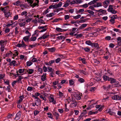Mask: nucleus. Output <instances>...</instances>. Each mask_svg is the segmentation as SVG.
<instances>
[{"label": "nucleus", "instance_id": "nucleus-36", "mask_svg": "<svg viewBox=\"0 0 121 121\" xmlns=\"http://www.w3.org/2000/svg\"><path fill=\"white\" fill-rule=\"evenodd\" d=\"M54 115L56 117V120H57L59 118V114L58 113L56 112H55L54 113Z\"/></svg>", "mask_w": 121, "mask_h": 121}, {"label": "nucleus", "instance_id": "nucleus-28", "mask_svg": "<svg viewBox=\"0 0 121 121\" xmlns=\"http://www.w3.org/2000/svg\"><path fill=\"white\" fill-rule=\"evenodd\" d=\"M54 15V13H51L49 14H47L46 16L47 17H51Z\"/></svg>", "mask_w": 121, "mask_h": 121}, {"label": "nucleus", "instance_id": "nucleus-43", "mask_svg": "<svg viewBox=\"0 0 121 121\" xmlns=\"http://www.w3.org/2000/svg\"><path fill=\"white\" fill-rule=\"evenodd\" d=\"M114 83V85L115 86L117 87L119 86V85L118 81H116Z\"/></svg>", "mask_w": 121, "mask_h": 121}, {"label": "nucleus", "instance_id": "nucleus-59", "mask_svg": "<svg viewBox=\"0 0 121 121\" xmlns=\"http://www.w3.org/2000/svg\"><path fill=\"white\" fill-rule=\"evenodd\" d=\"M117 16L116 15H114L110 17L111 18H112L115 20V19L117 18Z\"/></svg>", "mask_w": 121, "mask_h": 121}, {"label": "nucleus", "instance_id": "nucleus-38", "mask_svg": "<svg viewBox=\"0 0 121 121\" xmlns=\"http://www.w3.org/2000/svg\"><path fill=\"white\" fill-rule=\"evenodd\" d=\"M4 82L6 84L8 85L9 86V80L8 79L4 80Z\"/></svg>", "mask_w": 121, "mask_h": 121}, {"label": "nucleus", "instance_id": "nucleus-32", "mask_svg": "<svg viewBox=\"0 0 121 121\" xmlns=\"http://www.w3.org/2000/svg\"><path fill=\"white\" fill-rule=\"evenodd\" d=\"M73 19H77L81 17V15L78 14L76 16H73Z\"/></svg>", "mask_w": 121, "mask_h": 121}, {"label": "nucleus", "instance_id": "nucleus-39", "mask_svg": "<svg viewBox=\"0 0 121 121\" xmlns=\"http://www.w3.org/2000/svg\"><path fill=\"white\" fill-rule=\"evenodd\" d=\"M37 39L36 37H32L30 39V41H34Z\"/></svg>", "mask_w": 121, "mask_h": 121}, {"label": "nucleus", "instance_id": "nucleus-49", "mask_svg": "<svg viewBox=\"0 0 121 121\" xmlns=\"http://www.w3.org/2000/svg\"><path fill=\"white\" fill-rule=\"evenodd\" d=\"M97 7H98L102 6V4L101 2H98L96 4Z\"/></svg>", "mask_w": 121, "mask_h": 121}, {"label": "nucleus", "instance_id": "nucleus-40", "mask_svg": "<svg viewBox=\"0 0 121 121\" xmlns=\"http://www.w3.org/2000/svg\"><path fill=\"white\" fill-rule=\"evenodd\" d=\"M48 70L47 71L49 72H51L54 71V69H52V68L49 66L48 67Z\"/></svg>", "mask_w": 121, "mask_h": 121}, {"label": "nucleus", "instance_id": "nucleus-18", "mask_svg": "<svg viewBox=\"0 0 121 121\" xmlns=\"http://www.w3.org/2000/svg\"><path fill=\"white\" fill-rule=\"evenodd\" d=\"M47 50L49 52H53L56 50V48L55 47H53L51 48H48Z\"/></svg>", "mask_w": 121, "mask_h": 121}, {"label": "nucleus", "instance_id": "nucleus-51", "mask_svg": "<svg viewBox=\"0 0 121 121\" xmlns=\"http://www.w3.org/2000/svg\"><path fill=\"white\" fill-rule=\"evenodd\" d=\"M87 12L92 15H93L94 14V12L90 10H87Z\"/></svg>", "mask_w": 121, "mask_h": 121}, {"label": "nucleus", "instance_id": "nucleus-56", "mask_svg": "<svg viewBox=\"0 0 121 121\" xmlns=\"http://www.w3.org/2000/svg\"><path fill=\"white\" fill-rule=\"evenodd\" d=\"M49 10L48 9L47 10H45L43 13V15L46 14L49 12Z\"/></svg>", "mask_w": 121, "mask_h": 121}, {"label": "nucleus", "instance_id": "nucleus-12", "mask_svg": "<svg viewBox=\"0 0 121 121\" xmlns=\"http://www.w3.org/2000/svg\"><path fill=\"white\" fill-rule=\"evenodd\" d=\"M92 47H94L95 48H99V44L97 43H93L91 45Z\"/></svg>", "mask_w": 121, "mask_h": 121}, {"label": "nucleus", "instance_id": "nucleus-50", "mask_svg": "<svg viewBox=\"0 0 121 121\" xmlns=\"http://www.w3.org/2000/svg\"><path fill=\"white\" fill-rule=\"evenodd\" d=\"M25 33L27 35H28L27 36H31V34L30 33L29 31L28 30L26 31Z\"/></svg>", "mask_w": 121, "mask_h": 121}, {"label": "nucleus", "instance_id": "nucleus-20", "mask_svg": "<svg viewBox=\"0 0 121 121\" xmlns=\"http://www.w3.org/2000/svg\"><path fill=\"white\" fill-rule=\"evenodd\" d=\"M24 98V96H20L19 97V99L17 103L20 104L22 102L23 100V99Z\"/></svg>", "mask_w": 121, "mask_h": 121}, {"label": "nucleus", "instance_id": "nucleus-15", "mask_svg": "<svg viewBox=\"0 0 121 121\" xmlns=\"http://www.w3.org/2000/svg\"><path fill=\"white\" fill-rule=\"evenodd\" d=\"M10 10L9 11H8L7 12H6L5 13H4V16L5 17L8 18L10 16L11 13L10 12Z\"/></svg>", "mask_w": 121, "mask_h": 121}, {"label": "nucleus", "instance_id": "nucleus-17", "mask_svg": "<svg viewBox=\"0 0 121 121\" xmlns=\"http://www.w3.org/2000/svg\"><path fill=\"white\" fill-rule=\"evenodd\" d=\"M30 37V36H26L24 37H23V39L25 42H28L29 41H30V40H29Z\"/></svg>", "mask_w": 121, "mask_h": 121}, {"label": "nucleus", "instance_id": "nucleus-62", "mask_svg": "<svg viewBox=\"0 0 121 121\" xmlns=\"http://www.w3.org/2000/svg\"><path fill=\"white\" fill-rule=\"evenodd\" d=\"M82 36V34H78L77 36L76 37V38L77 39H79Z\"/></svg>", "mask_w": 121, "mask_h": 121}, {"label": "nucleus", "instance_id": "nucleus-37", "mask_svg": "<svg viewBox=\"0 0 121 121\" xmlns=\"http://www.w3.org/2000/svg\"><path fill=\"white\" fill-rule=\"evenodd\" d=\"M78 81L81 83H83L84 82V80L81 78H79L78 79Z\"/></svg>", "mask_w": 121, "mask_h": 121}, {"label": "nucleus", "instance_id": "nucleus-8", "mask_svg": "<svg viewBox=\"0 0 121 121\" xmlns=\"http://www.w3.org/2000/svg\"><path fill=\"white\" fill-rule=\"evenodd\" d=\"M97 11L99 12L98 14L99 15L105 14L106 11V10H103L102 9H100L98 10H97Z\"/></svg>", "mask_w": 121, "mask_h": 121}, {"label": "nucleus", "instance_id": "nucleus-13", "mask_svg": "<svg viewBox=\"0 0 121 121\" xmlns=\"http://www.w3.org/2000/svg\"><path fill=\"white\" fill-rule=\"evenodd\" d=\"M47 73H43V75L41 76V80L43 81H44L46 79Z\"/></svg>", "mask_w": 121, "mask_h": 121}, {"label": "nucleus", "instance_id": "nucleus-60", "mask_svg": "<svg viewBox=\"0 0 121 121\" xmlns=\"http://www.w3.org/2000/svg\"><path fill=\"white\" fill-rule=\"evenodd\" d=\"M39 112L37 110H35L34 112V116H36L39 113Z\"/></svg>", "mask_w": 121, "mask_h": 121}, {"label": "nucleus", "instance_id": "nucleus-54", "mask_svg": "<svg viewBox=\"0 0 121 121\" xmlns=\"http://www.w3.org/2000/svg\"><path fill=\"white\" fill-rule=\"evenodd\" d=\"M12 53L10 51L9 52L6 54V56H11L12 55Z\"/></svg>", "mask_w": 121, "mask_h": 121}, {"label": "nucleus", "instance_id": "nucleus-48", "mask_svg": "<svg viewBox=\"0 0 121 121\" xmlns=\"http://www.w3.org/2000/svg\"><path fill=\"white\" fill-rule=\"evenodd\" d=\"M95 3V1H94V0H93L92 1H91L88 4V5H91V4H93Z\"/></svg>", "mask_w": 121, "mask_h": 121}, {"label": "nucleus", "instance_id": "nucleus-53", "mask_svg": "<svg viewBox=\"0 0 121 121\" xmlns=\"http://www.w3.org/2000/svg\"><path fill=\"white\" fill-rule=\"evenodd\" d=\"M62 3L61 2H60L58 4H56L57 5V8L61 7L62 6Z\"/></svg>", "mask_w": 121, "mask_h": 121}, {"label": "nucleus", "instance_id": "nucleus-41", "mask_svg": "<svg viewBox=\"0 0 121 121\" xmlns=\"http://www.w3.org/2000/svg\"><path fill=\"white\" fill-rule=\"evenodd\" d=\"M27 14V12L26 11H24L21 14V15L22 16L24 15L26 16H27L26 15Z\"/></svg>", "mask_w": 121, "mask_h": 121}, {"label": "nucleus", "instance_id": "nucleus-14", "mask_svg": "<svg viewBox=\"0 0 121 121\" xmlns=\"http://www.w3.org/2000/svg\"><path fill=\"white\" fill-rule=\"evenodd\" d=\"M34 69H30L28 70L26 69L25 70V73L27 72L29 74H31L34 72Z\"/></svg>", "mask_w": 121, "mask_h": 121}, {"label": "nucleus", "instance_id": "nucleus-63", "mask_svg": "<svg viewBox=\"0 0 121 121\" xmlns=\"http://www.w3.org/2000/svg\"><path fill=\"white\" fill-rule=\"evenodd\" d=\"M5 76V75L4 74H0V78L1 79L4 78Z\"/></svg>", "mask_w": 121, "mask_h": 121}, {"label": "nucleus", "instance_id": "nucleus-24", "mask_svg": "<svg viewBox=\"0 0 121 121\" xmlns=\"http://www.w3.org/2000/svg\"><path fill=\"white\" fill-rule=\"evenodd\" d=\"M109 81H110V83H113L115 82L116 80L112 78H110L109 79Z\"/></svg>", "mask_w": 121, "mask_h": 121}, {"label": "nucleus", "instance_id": "nucleus-7", "mask_svg": "<svg viewBox=\"0 0 121 121\" xmlns=\"http://www.w3.org/2000/svg\"><path fill=\"white\" fill-rule=\"evenodd\" d=\"M9 8V7L8 6H6L4 8L1 7L0 8V10L4 13H5L7 12V9Z\"/></svg>", "mask_w": 121, "mask_h": 121}, {"label": "nucleus", "instance_id": "nucleus-3", "mask_svg": "<svg viewBox=\"0 0 121 121\" xmlns=\"http://www.w3.org/2000/svg\"><path fill=\"white\" fill-rule=\"evenodd\" d=\"M35 98L36 99H37L35 101V105L37 106L40 105L41 103L40 100L37 97H36Z\"/></svg>", "mask_w": 121, "mask_h": 121}, {"label": "nucleus", "instance_id": "nucleus-4", "mask_svg": "<svg viewBox=\"0 0 121 121\" xmlns=\"http://www.w3.org/2000/svg\"><path fill=\"white\" fill-rule=\"evenodd\" d=\"M112 99L114 100L121 99V97H120L118 95H115L112 97Z\"/></svg>", "mask_w": 121, "mask_h": 121}, {"label": "nucleus", "instance_id": "nucleus-6", "mask_svg": "<svg viewBox=\"0 0 121 121\" xmlns=\"http://www.w3.org/2000/svg\"><path fill=\"white\" fill-rule=\"evenodd\" d=\"M21 112H18L17 114L15 119L16 120L20 119L21 117Z\"/></svg>", "mask_w": 121, "mask_h": 121}, {"label": "nucleus", "instance_id": "nucleus-46", "mask_svg": "<svg viewBox=\"0 0 121 121\" xmlns=\"http://www.w3.org/2000/svg\"><path fill=\"white\" fill-rule=\"evenodd\" d=\"M56 30L60 32H62L63 31V29H61V28H57L56 29Z\"/></svg>", "mask_w": 121, "mask_h": 121}, {"label": "nucleus", "instance_id": "nucleus-22", "mask_svg": "<svg viewBox=\"0 0 121 121\" xmlns=\"http://www.w3.org/2000/svg\"><path fill=\"white\" fill-rule=\"evenodd\" d=\"M57 5L55 4V5H51L49 7V9H56L57 8Z\"/></svg>", "mask_w": 121, "mask_h": 121}, {"label": "nucleus", "instance_id": "nucleus-33", "mask_svg": "<svg viewBox=\"0 0 121 121\" xmlns=\"http://www.w3.org/2000/svg\"><path fill=\"white\" fill-rule=\"evenodd\" d=\"M26 70V69H20L18 70V72L19 73H23Z\"/></svg>", "mask_w": 121, "mask_h": 121}, {"label": "nucleus", "instance_id": "nucleus-16", "mask_svg": "<svg viewBox=\"0 0 121 121\" xmlns=\"http://www.w3.org/2000/svg\"><path fill=\"white\" fill-rule=\"evenodd\" d=\"M117 44L119 46L121 45V38L120 37H119L117 39Z\"/></svg>", "mask_w": 121, "mask_h": 121}, {"label": "nucleus", "instance_id": "nucleus-57", "mask_svg": "<svg viewBox=\"0 0 121 121\" xmlns=\"http://www.w3.org/2000/svg\"><path fill=\"white\" fill-rule=\"evenodd\" d=\"M110 22L112 24H113L115 22V20L112 18H111V19L110 20Z\"/></svg>", "mask_w": 121, "mask_h": 121}, {"label": "nucleus", "instance_id": "nucleus-29", "mask_svg": "<svg viewBox=\"0 0 121 121\" xmlns=\"http://www.w3.org/2000/svg\"><path fill=\"white\" fill-rule=\"evenodd\" d=\"M103 78L104 80L105 81L108 80L109 81V78L108 76H107L106 75H104L103 77Z\"/></svg>", "mask_w": 121, "mask_h": 121}, {"label": "nucleus", "instance_id": "nucleus-42", "mask_svg": "<svg viewBox=\"0 0 121 121\" xmlns=\"http://www.w3.org/2000/svg\"><path fill=\"white\" fill-rule=\"evenodd\" d=\"M70 16L69 15H64V18L65 20H67L70 18Z\"/></svg>", "mask_w": 121, "mask_h": 121}, {"label": "nucleus", "instance_id": "nucleus-1", "mask_svg": "<svg viewBox=\"0 0 121 121\" xmlns=\"http://www.w3.org/2000/svg\"><path fill=\"white\" fill-rule=\"evenodd\" d=\"M113 5H109L108 8V11L112 14H115L117 13V11L113 9Z\"/></svg>", "mask_w": 121, "mask_h": 121}, {"label": "nucleus", "instance_id": "nucleus-58", "mask_svg": "<svg viewBox=\"0 0 121 121\" xmlns=\"http://www.w3.org/2000/svg\"><path fill=\"white\" fill-rule=\"evenodd\" d=\"M59 95L60 97H62L64 96V94L61 92L59 91Z\"/></svg>", "mask_w": 121, "mask_h": 121}, {"label": "nucleus", "instance_id": "nucleus-55", "mask_svg": "<svg viewBox=\"0 0 121 121\" xmlns=\"http://www.w3.org/2000/svg\"><path fill=\"white\" fill-rule=\"evenodd\" d=\"M66 100L69 104L71 102V97H68Z\"/></svg>", "mask_w": 121, "mask_h": 121}, {"label": "nucleus", "instance_id": "nucleus-2", "mask_svg": "<svg viewBox=\"0 0 121 121\" xmlns=\"http://www.w3.org/2000/svg\"><path fill=\"white\" fill-rule=\"evenodd\" d=\"M47 26V25H45L44 26H39L38 28L39 30H42L39 31V32H42L46 30L47 29L46 28Z\"/></svg>", "mask_w": 121, "mask_h": 121}, {"label": "nucleus", "instance_id": "nucleus-25", "mask_svg": "<svg viewBox=\"0 0 121 121\" xmlns=\"http://www.w3.org/2000/svg\"><path fill=\"white\" fill-rule=\"evenodd\" d=\"M85 43L88 45H91L92 43L90 40H87L86 41Z\"/></svg>", "mask_w": 121, "mask_h": 121}, {"label": "nucleus", "instance_id": "nucleus-47", "mask_svg": "<svg viewBox=\"0 0 121 121\" xmlns=\"http://www.w3.org/2000/svg\"><path fill=\"white\" fill-rule=\"evenodd\" d=\"M76 2V4H80L83 2V1L82 0H75Z\"/></svg>", "mask_w": 121, "mask_h": 121}, {"label": "nucleus", "instance_id": "nucleus-64", "mask_svg": "<svg viewBox=\"0 0 121 121\" xmlns=\"http://www.w3.org/2000/svg\"><path fill=\"white\" fill-rule=\"evenodd\" d=\"M111 37L109 36H107L105 38V39L108 40H110V39H111Z\"/></svg>", "mask_w": 121, "mask_h": 121}, {"label": "nucleus", "instance_id": "nucleus-27", "mask_svg": "<svg viewBox=\"0 0 121 121\" xmlns=\"http://www.w3.org/2000/svg\"><path fill=\"white\" fill-rule=\"evenodd\" d=\"M75 97H76V99H77L80 100L81 99V97L79 96V94H76L74 95Z\"/></svg>", "mask_w": 121, "mask_h": 121}, {"label": "nucleus", "instance_id": "nucleus-31", "mask_svg": "<svg viewBox=\"0 0 121 121\" xmlns=\"http://www.w3.org/2000/svg\"><path fill=\"white\" fill-rule=\"evenodd\" d=\"M32 62L30 61H28L26 63V65L27 66H29L31 65L32 64Z\"/></svg>", "mask_w": 121, "mask_h": 121}, {"label": "nucleus", "instance_id": "nucleus-34", "mask_svg": "<svg viewBox=\"0 0 121 121\" xmlns=\"http://www.w3.org/2000/svg\"><path fill=\"white\" fill-rule=\"evenodd\" d=\"M26 24V22H23L20 23H19V24L20 27H22L25 26Z\"/></svg>", "mask_w": 121, "mask_h": 121}, {"label": "nucleus", "instance_id": "nucleus-30", "mask_svg": "<svg viewBox=\"0 0 121 121\" xmlns=\"http://www.w3.org/2000/svg\"><path fill=\"white\" fill-rule=\"evenodd\" d=\"M97 111L92 112V111H90L88 113V115H91L93 114H95L97 113Z\"/></svg>", "mask_w": 121, "mask_h": 121}, {"label": "nucleus", "instance_id": "nucleus-35", "mask_svg": "<svg viewBox=\"0 0 121 121\" xmlns=\"http://www.w3.org/2000/svg\"><path fill=\"white\" fill-rule=\"evenodd\" d=\"M69 82L70 85L71 86L73 85L74 83V82L72 79L69 80Z\"/></svg>", "mask_w": 121, "mask_h": 121}, {"label": "nucleus", "instance_id": "nucleus-23", "mask_svg": "<svg viewBox=\"0 0 121 121\" xmlns=\"http://www.w3.org/2000/svg\"><path fill=\"white\" fill-rule=\"evenodd\" d=\"M21 2L20 0H18L17 1H16L15 2L13 3V4L15 5H16L17 6H19L21 4Z\"/></svg>", "mask_w": 121, "mask_h": 121}, {"label": "nucleus", "instance_id": "nucleus-44", "mask_svg": "<svg viewBox=\"0 0 121 121\" xmlns=\"http://www.w3.org/2000/svg\"><path fill=\"white\" fill-rule=\"evenodd\" d=\"M21 44L22 45V47L26 48L27 46V45L23 41H22L21 42Z\"/></svg>", "mask_w": 121, "mask_h": 121}, {"label": "nucleus", "instance_id": "nucleus-21", "mask_svg": "<svg viewBox=\"0 0 121 121\" xmlns=\"http://www.w3.org/2000/svg\"><path fill=\"white\" fill-rule=\"evenodd\" d=\"M16 61L13 60L10 63L9 65H13L14 66L16 65Z\"/></svg>", "mask_w": 121, "mask_h": 121}, {"label": "nucleus", "instance_id": "nucleus-10", "mask_svg": "<svg viewBox=\"0 0 121 121\" xmlns=\"http://www.w3.org/2000/svg\"><path fill=\"white\" fill-rule=\"evenodd\" d=\"M110 4L108 0H106L104 1L103 2L104 6L105 8L107 7L109 4Z\"/></svg>", "mask_w": 121, "mask_h": 121}, {"label": "nucleus", "instance_id": "nucleus-61", "mask_svg": "<svg viewBox=\"0 0 121 121\" xmlns=\"http://www.w3.org/2000/svg\"><path fill=\"white\" fill-rule=\"evenodd\" d=\"M47 114L48 115V117L52 118L53 117L51 113V112L48 113H47Z\"/></svg>", "mask_w": 121, "mask_h": 121}, {"label": "nucleus", "instance_id": "nucleus-11", "mask_svg": "<svg viewBox=\"0 0 121 121\" xmlns=\"http://www.w3.org/2000/svg\"><path fill=\"white\" fill-rule=\"evenodd\" d=\"M29 15L26 16L25 18V20H26V22L27 23L31 22L32 19V18H29Z\"/></svg>", "mask_w": 121, "mask_h": 121}, {"label": "nucleus", "instance_id": "nucleus-5", "mask_svg": "<svg viewBox=\"0 0 121 121\" xmlns=\"http://www.w3.org/2000/svg\"><path fill=\"white\" fill-rule=\"evenodd\" d=\"M49 36V35H46V34H44L42 36L38 38V39H40V40L42 39H44L48 38Z\"/></svg>", "mask_w": 121, "mask_h": 121}, {"label": "nucleus", "instance_id": "nucleus-52", "mask_svg": "<svg viewBox=\"0 0 121 121\" xmlns=\"http://www.w3.org/2000/svg\"><path fill=\"white\" fill-rule=\"evenodd\" d=\"M38 72L39 73V74L40 73H42L43 72V70L42 69L40 68H39L38 69Z\"/></svg>", "mask_w": 121, "mask_h": 121}, {"label": "nucleus", "instance_id": "nucleus-26", "mask_svg": "<svg viewBox=\"0 0 121 121\" xmlns=\"http://www.w3.org/2000/svg\"><path fill=\"white\" fill-rule=\"evenodd\" d=\"M50 72L51 73L49 74V76L52 78L54 77L55 75L54 71Z\"/></svg>", "mask_w": 121, "mask_h": 121}, {"label": "nucleus", "instance_id": "nucleus-19", "mask_svg": "<svg viewBox=\"0 0 121 121\" xmlns=\"http://www.w3.org/2000/svg\"><path fill=\"white\" fill-rule=\"evenodd\" d=\"M77 105V103L76 102L71 103L70 105V107L74 108L76 107Z\"/></svg>", "mask_w": 121, "mask_h": 121}, {"label": "nucleus", "instance_id": "nucleus-9", "mask_svg": "<svg viewBox=\"0 0 121 121\" xmlns=\"http://www.w3.org/2000/svg\"><path fill=\"white\" fill-rule=\"evenodd\" d=\"M35 1L36 2L34 3L33 4H30V6L32 7V8H34V7H35L36 5H38V3L39 2V1L38 0H36Z\"/></svg>", "mask_w": 121, "mask_h": 121}, {"label": "nucleus", "instance_id": "nucleus-45", "mask_svg": "<svg viewBox=\"0 0 121 121\" xmlns=\"http://www.w3.org/2000/svg\"><path fill=\"white\" fill-rule=\"evenodd\" d=\"M43 69L44 72H46L47 71L48 67H46L45 66H44L43 67Z\"/></svg>", "mask_w": 121, "mask_h": 121}]
</instances>
